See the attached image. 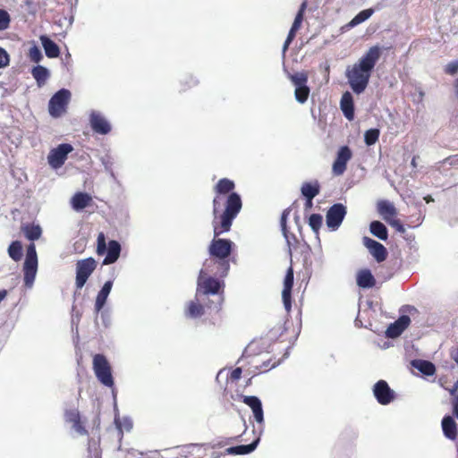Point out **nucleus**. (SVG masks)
Listing matches in <instances>:
<instances>
[{
  "label": "nucleus",
  "mask_w": 458,
  "mask_h": 458,
  "mask_svg": "<svg viewBox=\"0 0 458 458\" xmlns=\"http://www.w3.org/2000/svg\"><path fill=\"white\" fill-rule=\"evenodd\" d=\"M88 453L89 458H100V451L98 443L93 439L89 442Z\"/></svg>",
  "instance_id": "46"
},
{
  "label": "nucleus",
  "mask_w": 458,
  "mask_h": 458,
  "mask_svg": "<svg viewBox=\"0 0 458 458\" xmlns=\"http://www.w3.org/2000/svg\"><path fill=\"white\" fill-rule=\"evenodd\" d=\"M390 225L396 229V231L400 233H404L405 229L404 226L401 224L399 220H394L390 222Z\"/></svg>",
  "instance_id": "56"
},
{
  "label": "nucleus",
  "mask_w": 458,
  "mask_h": 458,
  "mask_svg": "<svg viewBox=\"0 0 458 458\" xmlns=\"http://www.w3.org/2000/svg\"><path fill=\"white\" fill-rule=\"evenodd\" d=\"M305 8H306V3H302L301 7H300V10L298 11V13H297V14H296V16L294 18L293 25L291 27L293 30H298L301 28V25L302 21H303V13H304Z\"/></svg>",
  "instance_id": "42"
},
{
  "label": "nucleus",
  "mask_w": 458,
  "mask_h": 458,
  "mask_svg": "<svg viewBox=\"0 0 458 458\" xmlns=\"http://www.w3.org/2000/svg\"><path fill=\"white\" fill-rule=\"evenodd\" d=\"M260 438L257 437L254 441H252L249 445H240L236 446H231L225 449L226 454L232 455H243L249 454L252 453L258 446Z\"/></svg>",
  "instance_id": "24"
},
{
  "label": "nucleus",
  "mask_w": 458,
  "mask_h": 458,
  "mask_svg": "<svg viewBox=\"0 0 458 458\" xmlns=\"http://www.w3.org/2000/svg\"><path fill=\"white\" fill-rule=\"evenodd\" d=\"M289 236H290L291 247H292L293 245V243L296 242V237L294 234L290 233H289Z\"/></svg>",
  "instance_id": "61"
},
{
  "label": "nucleus",
  "mask_w": 458,
  "mask_h": 458,
  "mask_svg": "<svg viewBox=\"0 0 458 458\" xmlns=\"http://www.w3.org/2000/svg\"><path fill=\"white\" fill-rule=\"evenodd\" d=\"M11 22L10 14L7 11L0 9V31L5 30L9 28Z\"/></svg>",
  "instance_id": "43"
},
{
  "label": "nucleus",
  "mask_w": 458,
  "mask_h": 458,
  "mask_svg": "<svg viewBox=\"0 0 458 458\" xmlns=\"http://www.w3.org/2000/svg\"><path fill=\"white\" fill-rule=\"evenodd\" d=\"M341 110L344 115L349 120H353L354 117V105L353 98L350 92H345L343 94L341 101H340Z\"/></svg>",
  "instance_id": "23"
},
{
  "label": "nucleus",
  "mask_w": 458,
  "mask_h": 458,
  "mask_svg": "<svg viewBox=\"0 0 458 458\" xmlns=\"http://www.w3.org/2000/svg\"><path fill=\"white\" fill-rule=\"evenodd\" d=\"M289 46H290V44H288V42L284 43V46H283V54L284 55L286 52V50L288 49Z\"/></svg>",
  "instance_id": "63"
},
{
  "label": "nucleus",
  "mask_w": 458,
  "mask_h": 458,
  "mask_svg": "<svg viewBox=\"0 0 458 458\" xmlns=\"http://www.w3.org/2000/svg\"><path fill=\"white\" fill-rule=\"evenodd\" d=\"M234 187V182L227 178L220 179L215 186V191L218 194H226L230 192L225 202V208L221 215V231H218L216 225L214 226L215 237L230 230L233 219L242 209V202L241 196L237 192L232 191Z\"/></svg>",
  "instance_id": "2"
},
{
  "label": "nucleus",
  "mask_w": 458,
  "mask_h": 458,
  "mask_svg": "<svg viewBox=\"0 0 458 458\" xmlns=\"http://www.w3.org/2000/svg\"><path fill=\"white\" fill-rule=\"evenodd\" d=\"M242 368H235L231 372V379L233 380V381L239 380L241 378V377H242Z\"/></svg>",
  "instance_id": "53"
},
{
  "label": "nucleus",
  "mask_w": 458,
  "mask_h": 458,
  "mask_svg": "<svg viewBox=\"0 0 458 458\" xmlns=\"http://www.w3.org/2000/svg\"><path fill=\"white\" fill-rule=\"evenodd\" d=\"M114 423L116 428L119 429L121 435H123V430L129 432L132 428V420L129 417H123L122 419L115 418Z\"/></svg>",
  "instance_id": "39"
},
{
  "label": "nucleus",
  "mask_w": 458,
  "mask_h": 458,
  "mask_svg": "<svg viewBox=\"0 0 458 458\" xmlns=\"http://www.w3.org/2000/svg\"><path fill=\"white\" fill-rule=\"evenodd\" d=\"M96 267L97 263L93 258L81 259L77 262L75 284L78 289H81L85 285Z\"/></svg>",
  "instance_id": "9"
},
{
  "label": "nucleus",
  "mask_w": 458,
  "mask_h": 458,
  "mask_svg": "<svg viewBox=\"0 0 458 458\" xmlns=\"http://www.w3.org/2000/svg\"><path fill=\"white\" fill-rule=\"evenodd\" d=\"M29 57L30 61L38 64L42 60L43 55L39 47L34 45L29 50Z\"/></svg>",
  "instance_id": "44"
},
{
  "label": "nucleus",
  "mask_w": 458,
  "mask_h": 458,
  "mask_svg": "<svg viewBox=\"0 0 458 458\" xmlns=\"http://www.w3.org/2000/svg\"><path fill=\"white\" fill-rule=\"evenodd\" d=\"M21 230L26 238L30 241H36L39 239L42 234V229L39 225L26 224L22 225Z\"/></svg>",
  "instance_id": "33"
},
{
  "label": "nucleus",
  "mask_w": 458,
  "mask_h": 458,
  "mask_svg": "<svg viewBox=\"0 0 458 458\" xmlns=\"http://www.w3.org/2000/svg\"><path fill=\"white\" fill-rule=\"evenodd\" d=\"M312 263L311 261H309L306 258L304 259V267H305V270H306V273L309 274L310 276H311L312 274Z\"/></svg>",
  "instance_id": "57"
},
{
  "label": "nucleus",
  "mask_w": 458,
  "mask_h": 458,
  "mask_svg": "<svg viewBox=\"0 0 458 458\" xmlns=\"http://www.w3.org/2000/svg\"><path fill=\"white\" fill-rule=\"evenodd\" d=\"M38 271V255L36 251V246L34 243H30L27 247L25 261L23 264L24 273V285L27 288L33 286L36 275Z\"/></svg>",
  "instance_id": "6"
},
{
  "label": "nucleus",
  "mask_w": 458,
  "mask_h": 458,
  "mask_svg": "<svg viewBox=\"0 0 458 458\" xmlns=\"http://www.w3.org/2000/svg\"><path fill=\"white\" fill-rule=\"evenodd\" d=\"M296 32H297L296 30H293V28H291L287 37L293 39L295 38Z\"/></svg>",
  "instance_id": "60"
},
{
  "label": "nucleus",
  "mask_w": 458,
  "mask_h": 458,
  "mask_svg": "<svg viewBox=\"0 0 458 458\" xmlns=\"http://www.w3.org/2000/svg\"><path fill=\"white\" fill-rule=\"evenodd\" d=\"M453 414L458 419V394L452 399Z\"/></svg>",
  "instance_id": "54"
},
{
  "label": "nucleus",
  "mask_w": 458,
  "mask_h": 458,
  "mask_svg": "<svg viewBox=\"0 0 458 458\" xmlns=\"http://www.w3.org/2000/svg\"><path fill=\"white\" fill-rule=\"evenodd\" d=\"M291 81L295 87L294 97L296 101L303 104L310 96V88L307 86L308 77L303 72H297L290 76Z\"/></svg>",
  "instance_id": "12"
},
{
  "label": "nucleus",
  "mask_w": 458,
  "mask_h": 458,
  "mask_svg": "<svg viewBox=\"0 0 458 458\" xmlns=\"http://www.w3.org/2000/svg\"><path fill=\"white\" fill-rule=\"evenodd\" d=\"M305 207L306 208H310L312 207V200H306Z\"/></svg>",
  "instance_id": "64"
},
{
  "label": "nucleus",
  "mask_w": 458,
  "mask_h": 458,
  "mask_svg": "<svg viewBox=\"0 0 458 458\" xmlns=\"http://www.w3.org/2000/svg\"><path fill=\"white\" fill-rule=\"evenodd\" d=\"M243 403L251 409L254 419L257 421V423H263L264 411L260 399L254 395H246L243 396Z\"/></svg>",
  "instance_id": "20"
},
{
  "label": "nucleus",
  "mask_w": 458,
  "mask_h": 458,
  "mask_svg": "<svg viewBox=\"0 0 458 458\" xmlns=\"http://www.w3.org/2000/svg\"><path fill=\"white\" fill-rule=\"evenodd\" d=\"M377 211L386 221H388L390 216H394L397 213L394 204L388 200L378 201Z\"/></svg>",
  "instance_id": "32"
},
{
  "label": "nucleus",
  "mask_w": 458,
  "mask_h": 458,
  "mask_svg": "<svg viewBox=\"0 0 458 458\" xmlns=\"http://www.w3.org/2000/svg\"><path fill=\"white\" fill-rule=\"evenodd\" d=\"M73 150V147L69 143L59 144L52 148L47 156V162L53 169H58L63 166L68 155Z\"/></svg>",
  "instance_id": "10"
},
{
  "label": "nucleus",
  "mask_w": 458,
  "mask_h": 458,
  "mask_svg": "<svg viewBox=\"0 0 458 458\" xmlns=\"http://www.w3.org/2000/svg\"><path fill=\"white\" fill-rule=\"evenodd\" d=\"M72 428L80 435H87L88 431L84 428V426L81 423V420H77L75 423L72 424Z\"/></svg>",
  "instance_id": "50"
},
{
  "label": "nucleus",
  "mask_w": 458,
  "mask_h": 458,
  "mask_svg": "<svg viewBox=\"0 0 458 458\" xmlns=\"http://www.w3.org/2000/svg\"><path fill=\"white\" fill-rule=\"evenodd\" d=\"M91 201L92 198L89 194L86 192H77L72 196L71 205L75 211H81L87 208Z\"/></svg>",
  "instance_id": "27"
},
{
  "label": "nucleus",
  "mask_w": 458,
  "mask_h": 458,
  "mask_svg": "<svg viewBox=\"0 0 458 458\" xmlns=\"http://www.w3.org/2000/svg\"><path fill=\"white\" fill-rule=\"evenodd\" d=\"M289 214H290V208H286L283 211V213L281 215V219H280V226H281V231L283 233V235L285 239L286 244L289 248V252H291V241H290V236H289V231L287 229V218H288Z\"/></svg>",
  "instance_id": "36"
},
{
  "label": "nucleus",
  "mask_w": 458,
  "mask_h": 458,
  "mask_svg": "<svg viewBox=\"0 0 458 458\" xmlns=\"http://www.w3.org/2000/svg\"><path fill=\"white\" fill-rule=\"evenodd\" d=\"M457 391H458V381H456V382L454 384V386H452V388H450V389H449V393H450V394H451L452 396H454V397L455 395H457V394H458Z\"/></svg>",
  "instance_id": "59"
},
{
  "label": "nucleus",
  "mask_w": 458,
  "mask_h": 458,
  "mask_svg": "<svg viewBox=\"0 0 458 458\" xmlns=\"http://www.w3.org/2000/svg\"><path fill=\"white\" fill-rule=\"evenodd\" d=\"M380 131L378 129L373 128L365 131L364 133V141L366 145L371 146L374 145L379 138Z\"/></svg>",
  "instance_id": "41"
},
{
  "label": "nucleus",
  "mask_w": 458,
  "mask_h": 458,
  "mask_svg": "<svg viewBox=\"0 0 458 458\" xmlns=\"http://www.w3.org/2000/svg\"><path fill=\"white\" fill-rule=\"evenodd\" d=\"M221 199L219 197H215L213 199V213L215 216H216V213L218 212L219 208L221 207Z\"/></svg>",
  "instance_id": "55"
},
{
  "label": "nucleus",
  "mask_w": 458,
  "mask_h": 458,
  "mask_svg": "<svg viewBox=\"0 0 458 458\" xmlns=\"http://www.w3.org/2000/svg\"><path fill=\"white\" fill-rule=\"evenodd\" d=\"M450 356L458 364V347L451 350Z\"/></svg>",
  "instance_id": "58"
},
{
  "label": "nucleus",
  "mask_w": 458,
  "mask_h": 458,
  "mask_svg": "<svg viewBox=\"0 0 458 458\" xmlns=\"http://www.w3.org/2000/svg\"><path fill=\"white\" fill-rule=\"evenodd\" d=\"M411 318L408 315H402L394 323H391L386 330L387 338H396L409 327Z\"/></svg>",
  "instance_id": "18"
},
{
  "label": "nucleus",
  "mask_w": 458,
  "mask_h": 458,
  "mask_svg": "<svg viewBox=\"0 0 458 458\" xmlns=\"http://www.w3.org/2000/svg\"><path fill=\"white\" fill-rule=\"evenodd\" d=\"M373 13H374L373 9H370V8L360 11L349 22V26L354 27V26H357V25L364 22L373 14Z\"/></svg>",
  "instance_id": "38"
},
{
  "label": "nucleus",
  "mask_w": 458,
  "mask_h": 458,
  "mask_svg": "<svg viewBox=\"0 0 458 458\" xmlns=\"http://www.w3.org/2000/svg\"><path fill=\"white\" fill-rule=\"evenodd\" d=\"M112 287L113 280H108L104 284L102 288L98 293L94 305V311L96 314H98L103 310L108 295L111 293Z\"/></svg>",
  "instance_id": "21"
},
{
  "label": "nucleus",
  "mask_w": 458,
  "mask_h": 458,
  "mask_svg": "<svg viewBox=\"0 0 458 458\" xmlns=\"http://www.w3.org/2000/svg\"><path fill=\"white\" fill-rule=\"evenodd\" d=\"M72 94L69 89H61L49 99L48 112L54 118H59L66 113Z\"/></svg>",
  "instance_id": "7"
},
{
  "label": "nucleus",
  "mask_w": 458,
  "mask_h": 458,
  "mask_svg": "<svg viewBox=\"0 0 458 458\" xmlns=\"http://www.w3.org/2000/svg\"><path fill=\"white\" fill-rule=\"evenodd\" d=\"M120 451H123L122 446H119ZM125 458H142L144 455L143 452H140L133 448L124 449Z\"/></svg>",
  "instance_id": "47"
},
{
  "label": "nucleus",
  "mask_w": 458,
  "mask_h": 458,
  "mask_svg": "<svg viewBox=\"0 0 458 458\" xmlns=\"http://www.w3.org/2000/svg\"><path fill=\"white\" fill-rule=\"evenodd\" d=\"M362 242L377 262L386 259L387 250L383 244L367 236L362 238Z\"/></svg>",
  "instance_id": "17"
},
{
  "label": "nucleus",
  "mask_w": 458,
  "mask_h": 458,
  "mask_svg": "<svg viewBox=\"0 0 458 458\" xmlns=\"http://www.w3.org/2000/svg\"><path fill=\"white\" fill-rule=\"evenodd\" d=\"M121 244L115 240H110L108 243L106 242V237L103 233L98 235L97 239V253L102 255L106 253L103 264L110 265L114 264L120 257L121 254Z\"/></svg>",
  "instance_id": "4"
},
{
  "label": "nucleus",
  "mask_w": 458,
  "mask_h": 458,
  "mask_svg": "<svg viewBox=\"0 0 458 458\" xmlns=\"http://www.w3.org/2000/svg\"><path fill=\"white\" fill-rule=\"evenodd\" d=\"M424 199L427 203H430V202L434 201V199L430 195L424 197Z\"/></svg>",
  "instance_id": "62"
},
{
  "label": "nucleus",
  "mask_w": 458,
  "mask_h": 458,
  "mask_svg": "<svg viewBox=\"0 0 458 458\" xmlns=\"http://www.w3.org/2000/svg\"><path fill=\"white\" fill-rule=\"evenodd\" d=\"M320 185L318 181L312 182H304L301 185V192L306 200H313V199L319 193Z\"/></svg>",
  "instance_id": "30"
},
{
  "label": "nucleus",
  "mask_w": 458,
  "mask_h": 458,
  "mask_svg": "<svg viewBox=\"0 0 458 458\" xmlns=\"http://www.w3.org/2000/svg\"><path fill=\"white\" fill-rule=\"evenodd\" d=\"M98 314H100V318L103 326L107 328L111 326V315L107 310H101Z\"/></svg>",
  "instance_id": "48"
},
{
  "label": "nucleus",
  "mask_w": 458,
  "mask_h": 458,
  "mask_svg": "<svg viewBox=\"0 0 458 458\" xmlns=\"http://www.w3.org/2000/svg\"><path fill=\"white\" fill-rule=\"evenodd\" d=\"M372 392L377 402L381 405H388L394 401L396 394L391 389L386 380L380 379L372 387Z\"/></svg>",
  "instance_id": "11"
},
{
  "label": "nucleus",
  "mask_w": 458,
  "mask_h": 458,
  "mask_svg": "<svg viewBox=\"0 0 458 458\" xmlns=\"http://www.w3.org/2000/svg\"><path fill=\"white\" fill-rule=\"evenodd\" d=\"M441 424L445 437L450 440H454L458 435V426L454 418L450 415H445Z\"/></svg>",
  "instance_id": "22"
},
{
  "label": "nucleus",
  "mask_w": 458,
  "mask_h": 458,
  "mask_svg": "<svg viewBox=\"0 0 458 458\" xmlns=\"http://www.w3.org/2000/svg\"><path fill=\"white\" fill-rule=\"evenodd\" d=\"M31 75L37 82V85L43 87L50 77L49 70L42 65L34 66L31 70Z\"/></svg>",
  "instance_id": "29"
},
{
  "label": "nucleus",
  "mask_w": 458,
  "mask_h": 458,
  "mask_svg": "<svg viewBox=\"0 0 458 458\" xmlns=\"http://www.w3.org/2000/svg\"><path fill=\"white\" fill-rule=\"evenodd\" d=\"M382 55V47L376 45L371 47L360 59L345 71V77L355 94L364 92L371 73Z\"/></svg>",
  "instance_id": "1"
},
{
  "label": "nucleus",
  "mask_w": 458,
  "mask_h": 458,
  "mask_svg": "<svg viewBox=\"0 0 458 458\" xmlns=\"http://www.w3.org/2000/svg\"><path fill=\"white\" fill-rule=\"evenodd\" d=\"M205 262H212L211 268L213 267H216L215 275L220 277H225L228 275V272L230 270V263L228 258L207 259Z\"/></svg>",
  "instance_id": "28"
},
{
  "label": "nucleus",
  "mask_w": 458,
  "mask_h": 458,
  "mask_svg": "<svg viewBox=\"0 0 458 458\" xmlns=\"http://www.w3.org/2000/svg\"><path fill=\"white\" fill-rule=\"evenodd\" d=\"M101 163L104 165L106 171H107V172H111L112 171L113 162H112V159H111V157L109 156H106V157H101Z\"/></svg>",
  "instance_id": "52"
},
{
  "label": "nucleus",
  "mask_w": 458,
  "mask_h": 458,
  "mask_svg": "<svg viewBox=\"0 0 458 458\" xmlns=\"http://www.w3.org/2000/svg\"><path fill=\"white\" fill-rule=\"evenodd\" d=\"M211 263L212 262H204L202 268L199 272L196 294L208 301H209L208 296L219 295V301L217 305L215 306L216 310H219L224 300L221 291H223L225 284L223 281H220L209 275V273L213 272V269H211Z\"/></svg>",
  "instance_id": "3"
},
{
  "label": "nucleus",
  "mask_w": 458,
  "mask_h": 458,
  "mask_svg": "<svg viewBox=\"0 0 458 458\" xmlns=\"http://www.w3.org/2000/svg\"><path fill=\"white\" fill-rule=\"evenodd\" d=\"M322 222L323 217L320 214H311L309 217V225L317 235H318Z\"/></svg>",
  "instance_id": "40"
},
{
  "label": "nucleus",
  "mask_w": 458,
  "mask_h": 458,
  "mask_svg": "<svg viewBox=\"0 0 458 458\" xmlns=\"http://www.w3.org/2000/svg\"><path fill=\"white\" fill-rule=\"evenodd\" d=\"M92 365L98 380L106 387H113L114 381L112 375V369L106 357L100 353L94 355Z\"/></svg>",
  "instance_id": "5"
},
{
  "label": "nucleus",
  "mask_w": 458,
  "mask_h": 458,
  "mask_svg": "<svg viewBox=\"0 0 458 458\" xmlns=\"http://www.w3.org/2000/svg\"><path fill=\"white\" fill-rule=\"evenodd\" d=\"M356 283L360 288L369 289L375 285L376 280L370 270L362 269L357 273Z\"/></svg>",
  "instance_id": "26"
},
{
  "label": "nucleus",
  "mask_w": 458,
  "mask_h": 458,
  "mask_svg": "<svg viewBox=\"0 0 458 458\" xmlns=\"http://www.w3.org/2000/svg\"><path fill=\"white\" fill-rule=\"evenodd\" d=\"M10 58L7 52L0 47V68L6 67L9 64Z\"/></svg>",
  "instance_id": "49"
},
{
  "label": "nucleus",
  "mask_w": 458,
  "mask_h": 458,
  "mask_svg": "<svg viewBox=\"0 0 458 458\" xmlns=\"http://www.w3.org/2000/svg\"><path fill=\"white\" fill-rule=\"evenodd\" d=\"M347 214L346 207L342 203L332 205L326 214V224L331 232L336 231Z\"/></svg>",
  "instance_id": "8"
},
{
  "label": "nucleus",
  "mask_w": 458,
  "mask_h": 458,
  "mask_svg": "<svg viewBox=\"0 0 458 458\" xmlns=\"http://www.w3.org/2000/svg\"><path fill=\"white\" fill-rule=\"evenodd\" d=\"M89 125L92 131L100 135L108 134L112 126L106 117L99 111L91 110L89 117Z\"/></svg>",
  "instance_id": "14"
},
{
  "label": "nucleus",
  "mask_w": 458,
  "mask_h": 458,
  "mask_svg": "<svg viewBox=\"0 0 458 458\" xmlns=\"http://www.w3.org/2000/svg\"><path fill=\"white\" fill-rule=\"evenodd\" d=\"M293 285V271L292 267H289V269L286 272V275L284 276V289L282 291V299L284 305V308L287 311H290L292 308V289Z\"/></svg>",
  "instance_id": "19"
},
{
  "label": "nucleus",
  "mask_w": 458,
  "mask_h": 458,
  "mask_svg": "<svg viewBox=\"0 0 458 458\" xmlns=\"http://www.w3.org/2000/svg\"><path fill=\"white\" fill-rule=\"evenodd\" d=\"M445 72L451 75L455 74L458 72V61L448 64L445 67Z\"/></svg>",
  "instance_id": "51"
},
{
  "label": "nucleus",
  "mask_w": 458,
  "mask_h": 458,
  "mask_svg": "<svg viewBox=\"0 0 458 458\" xmlns=\"http://www.w3.org/2000/svg\"><path fill=\"white\" fill-rule=\"evenodd\" d=\"M369 232L379 240L386 241L388 238V230L380 221H372L369 225Z\"/></svg>",
  "instance_id": "31"
},
{
  "label": "nucleus",
  "mask_w": 458,
  "mask_h": 458,
  "mask_svg": "<svg viewBox=\"0 0 458 458\" xmlns=\"http://www.w3.org/2000/svg\"><path fill=\"white\" fill-rule=\"evenodd\" d=\"M199 81L197 78V76L191 73H187L183 75V77L180 81V90L186 91L187 89L196 87L199 84Z\"/></svg>",
  "instance_id": "35"
},
{
  "label": "nucleus",
  "mask_w": 458,
  "mask_h": 458,
  "mask_svg": "<svg viewBox=\"0 0 458 458\" xmlns=\"http://www.w3.org/2000/svg\"><path fill=\"white\" fill-rule=\"evenodd\" d=\"M45 54L48 58H55L60 55V48L57 44L48 36L42 35L39 38Z\"/></svg>",
  "instance_id": "25"
},
{
  "label": "nucleus",
  "mask_w": 458,
  "mask_h": 458,
  "mask_svg": "<svg viewBox=\"0 0 458 458\" xmlns=\"http://www.w3.org/2000/svg\"><path fill=\"white\" fill-rule=\"evenodd\" d=\"M233 242L229 239L214 238L209 244L208 252L216 259L228 258L233 250Z\"/></svg>",
  "instance_id": "13"
},
{
  "label": "nucleus",
  "mask_w": 458,
  "mask_h": 458,
  "mask_svg": "<svg viewBox=\"0 0 458 458\" xmlns=\"http://www.w3.org/2000/svg\"><path fill=\"white\" fill-rule=\"evenodd\" d=\"M352 157V150L348 146L341 147L336 154V158L333 163L332 171L335 175H342L347 166V163Z\"/></svg>",
  "instance_id": "16"
},
{
  "label": "nucleus",
  "mask_w": 458,
  "mask_h": 458,
  "mask_svg": "<svg viewBox=\"0 0 458 458\" xmlns=\"http://www.w3.org/2000/svg\"><path fill=\"white\" fill-rule=\"evenodd\" d=\"M205 306L211 308L212 303L195 293L194 299L186 305L185 316L190 318H199L204 315Z\"/></svg>",
  "instance_id": "15"
},
{
  "label": "nucleus",
  "mask_w": 458,
  "mask_h": 458,
  "mask_svg": "<svg viewBox=\"0 0 458 458\" xmlns=\"http://www.w3.org/2000/svg\"><path fill=\"white\" fill-rule=\"evenodd\" d=\"M411 364L416 369L426 376H432L436 372L435 365L430 361L424 360H412Z\"/></svg>",
  "instance_id": "34"
},
{
  "label": "nucleus",
  "mask_w": 458,
  "mask_h": 458,
  "mask_svg": "<svg viewBox=\"0 0 458 458\" xmlns=\"http://www.w3.org/2000/svg\"><path fill=\"white\" fill-rule=\"evenodd\" d=\"M64 419L66 422L72 424L75 423L77 420H80L81 415L77 409H71L65 411Z\"/></svg>",
  "instance_id": "45"
},
{
  "label": "nucleus",
  "mask_w": 458,
  "mask_h": 458,
  "mask_svg": "<svg viewBox=\"0 0 458 458\" xmlns=\"http://www.w3.org/2000/svg\"><path fill=\"white\" fill-rule=\"evenodd\" d=\"M8 254L14 261H19L22 257V246L19 241L13 242L8 247Z\"/></svg>",
  "instance_id": "37"
}]
</instances>
